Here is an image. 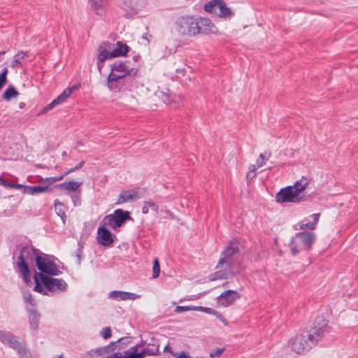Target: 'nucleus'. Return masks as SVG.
Wrapping results in <instances>:
<instances>
[{
	"mask_svg": "<svg viewBox=\"0 0 358 358\" xmlns=\"http://www.w3.org/2000/svg\"><path fill=\"white\" fill-rule=\"evenodd\" d=\"M73 89L68 87L65 89L63 92L59 95L55 99H54L51 103H50L48 106L44 107L41 111V114H44L47 113L48 111L52 110L55 106L65 101L67 98H69L71 94H72Z\"/></svg>",
	"mask_w": 358,
	"mask_h": 358,
	"instance_id": "nucleus-16",
	"label": "nucleus"
},
{
	"mask_svg": "<svg viewBox=\"0 0 358 358\" xmlns=\"http://www.w3.org/2000/svg\"><path fill=\"white\" fill-rule=\"evenodd\" d=\"M39 273H36V274L34 275V281H35V286H34V291L37 292H39V293H41V294H45V292L44 291L42 285L40 284L39 282V275H38Z\"/></svg>",
	"mask_w": 358,
	"mask_h": 358,
	"instance_id": "nucleus-35",
	"label": "nucleus"
},
{
	"mask_svg": "<svg viewBox=\"0 0 358 358\" xmlns=\"http://www.w3.org/2000/svg\"><path fill=\"white\" fill-rule=\"evenodd\" d=\"M27 57H28L27 52H24L22 51L18 52L17 55H15L14 59L10 64V66L12 68H15L18 65H21L22 62Z\"/></svg>",
	"mask_w": 358,
	"mask_h": 358,
	"instance_id": "nucleus-31",
	"label": "nucleus"
},
{
	"mask_svg": "<svg viewBox=\"0 0 358 358\" xmlns=\"http://www.w3.org/2000/svg\"><path fill=\"white\" fill-rule=\"evenodd\" d=\"M225 350L224 348H217V349H215V350H213L210 352V357H212V358H214V357H220L222 353L224 352V351Z\"/></svg>",
	"mask_w": 358,
	"mask_h": 358,
	"instance_id": "nucleus-40",
	"label": "nucleus"
},
{
	"mask_svg": "<svg viewBox=\"0 0 358 358\" xmlns=\"http://www.w3.org/2000/svg\"><path fill=\"white\" fill-rule=\"evenodd\" d=\"M197 25L198 27H205V31L215 34L217 31V27L210 22V20L208 18L205 17H199L197 18Z\"/></svg>",
	"mask_w": 358,
	"mask_h": 358,
	"instance_id": "nucleus-23",
	"label": "nucleus"
},
{
	"mask_svg": "<svg viewBox=\"0 0 358 358\" xmlns=\"http://www.w3.org/2000/svg\"><path fill=\"white\" fill-rule=\"evenodd\" d=\"M171 96V95H166L165 96L166 99H164V101L166 102L167 101H168V103H167L168 104H171V102H169Z\"/></svg>",
	"mask_w": 358,
	"mask_h": 358,
	"instance_id": "nucleus-54",
	"label": "nucleus"
},
{
	"mask_svg": "<svg viewBox=\"0 0 358 358\" xmlns=\"http://www.w3.org/2000/svg\"><path fill=\"white\" fill-rule=\"evenodd\" d=\"M24 301L26 304H29L31 307H34L36 304L35 299L32 297L31 294L29 292H24L23 294Z\"/></svg>",
	"mask_w": 358,
	"mask_h": 358,
	"instance_id": "nucleus-36",
	"label": "nucleus"
},
{
	"mask_svg": "<svg viewBox=\"0 0 358 358\" xmlns=\"http://www.w3.org/2000/svg\"><path fill=\"white\" fill-rule=\"evenodd\" d=\"M158 209H159V207L155 201H153L152 200H148L143 203V206L142 208V213L143 214H148L149 213V210H152L157 213Z\"/></svg>",
	"mask_w": 358,
	"mask_h": 358,
	"instance_id": "nucleus-30",
	"label": "nucleus"
},
{
	"mask_svg": "<svg viewBox=\"0 0 358 358\" xmlns=\"http://www.w3.org/2000/svg\"><path fill=\"white\" fill-rule=\"evenodd\" d=\"M38 275L44 287L50 292H64L67 289V283L62 279L53 278L42 273H39Z\"/></svg>",
	"mask_w": 358,
	"mask_h": 358,
	"instance_id": "nucleus-10",
	"label": "nucleus"
},
{
	"mask_svg": "<svg viewBox=\"0 0 358 358\" xmlns=\"http://www.w3.org/2000/svg\"><path fill=\"white\" fill-rule=\"evenodd\" d=\"M357 67H358V64H357Z\"/></svg>",
	"mask_w": 358,
	"mask_h": 358,
	"instance_id": "nucleus-63",
	"label": "nucleus"
},
{
	"mask_svg": "<svg viewBox=\"0 0 358 358\" xmlns=\"http://www.w3.org/2000/svg\"><path fill=\"white\" fill-rule=\"evenodd\" d=\"M129 46L122 42L118 41L116 43V47L112 49L113 55L114 57H120L125 55L129 52Z\"/></svg>",
	"mask_w": 358,
	"mask_h": 358,
	"instance_id": "nucleus-25",
	"label": "nucleus"
},
{
	"mask_svg": "<svg viewBox=\"0 0 358 358\" xmlns=\"http://www.w3.org/2000/svg\"><path fill=\"white\" fill-rule=\"evenodd\" d=\"M41 252L30 246H24L22 248L17 261L15 263L17 271L21 273L24 280L28 283L30 282V271L29 269V262L36 259Z\"/></svg>",
	"mask_w": 358,
	"mask_h": 358,
	"instance_id": "nucleus-4",
	"label": "nucleus"
},
{
	"mask_svg": "<svg viewBox=\"0 0 358 358\" xmlns=\"http://www.w3.org/2000/svg\"><path fill=\"white\" fill-rule=\"evenodd\" d=\"M92 7L96 14L101 15L103 13L107 1L106 0H91Z\"/></svg>",
	"mask_w": 358,
	"mask_h": 358,
	"instance_id": "nucleus-27",
	"label": "nucleus"
},
{
	"mask_svg": "<svg viewBox=\"0 0 358 358\" xmlns=\"http://www.w3.org/2000/svg\"><path fill=\"white\" fill-rule=\"evenodd\" d=\"M129 219L130 215L128 211H124L122 209H116L113 214L104 217L103 221L113 229L117 230Z\"/></svg>",
	"mask_w": 358,
	"mask_h": 358,
	"instance_id": "nucleus-9",
	"label": "nucleus"
},
{
	"mask_svg": "<svg viewBox=\"0 0 358 358\" xmlns=\"http://www.w3.org/2000/svg\"><path fill=\"white\" fill-rule=\"evenodd\" d=\"M315 223L308 222L306 219L301 220L300 222L295 225V229H309L313 230L315 229Z\"/></svg>",
	"mask_w": 358,
	"mask_h": 358,
	"instance_id": "nucleus-32",
	"label": "nucleus"
},
{
	"mask_svg": "<svg viewBox=\"0 0 358 358\" xmlns=\"http://www.w3.org/2000/svg\"><path fill=\"white\" fill-rule=\"evenodd\" d=\"M19 95V92L17 91L15 87L13 85H10L3 93V98L8 101L11 99L16 98Z\"/></svg>",
	"mask_w": 358,
	"mask_h": 358,
	"instance_id": "nucleus-29",
	"label": "nucleus"
},
{
	"mask_svg": "<svg viewBox=\"0 0 358 358\" xmlns=\"http://www.w3.org/2000/svg\"><path fill=\"white\" fill-rule=\"evenodd\" d=\"M210 310H211L210 308L203 307V309H202V311L207 313H210Z\"/></svg>",
	"mask_w": 358,
	"mask_h": 358,
	"instance_id": "nucleus-55",
	"label": "nucleus"
},
{
	"mask_svg": "<svg viewBox=\"0 0 358 358\" xmlns=\"http://www.w3.org/2000/svg\"><path fill=\"white\" fill-rule=\"evenodd\" d=\"M108 296L116 301L135 300L140 298V296L136 294L122 291L110 292Z\"/></svg>",
	"mask_w": 358,
	"mask_h": 358,
	"instance_id": "nucleus-19",
	"label": "nucleus"
},
{
	"mask_svg": "<svg viewBox=\"0 0 358 358\" xmlns=\"http://www.w3.org/2000/svg\"><path fill=\"white\" fill-rule=\"evenodd\" d=\"M5 54V52L4 51H2V52H0V55H3Z\"/></svg>",
	"mask_w": 358,
	"mask_h": 358,
	"instance_id": "nucleus-59",
	"label": "nucleus"
},
{
	"mask_svg": "<svg viewBox=\"0 0 358 358\" xmlns=\"http://www.w3.org/2000/svg\"><path fill=\"white\" fill-rule=\"evenodd\" d=\"M271 155V152H269L268 154V156H266L265 154L261 153L259 155V158L257 159V162H256L257 167L260 168L263 165H264L265 163L266 162V161H268V159L270 158Z\"/></svg>",
	"mask_w": 358,
	"mask_h": 358,
	"instance_id": "nucleus-34",
	"label": "nucleus"
},
{
	"mask_svg": "<svg viewBox=\"0 0 358 358\" xmlns=\"http://www.w3.org/2000/svg\"><path fill=\"white\" fill-rule=\"evenodd\" d=\"M164 351V352H170L172 355H173V353H175V352L172 350V349H171V348L169 346V345H166V346H165Z\"/></svg>",
	"mask_w": 358,
	"mask_h": 358,
	"instance_id": "nucleus-51",
	"label": "nucleus"
},
{
	"mask_svg": "<svg viewBox=\"0 0 358 358\" xmlns=\"http://www.w3.org/2000/svg\"><path fill=\"white\" fill-rule=\"evenodd\" d=\"M217 313H218L217 311H216V310H215L211 308L210 312L209 314H212V315L216 316Z\"/></svg>",
	"mask_w": 358,
	"mask_h": 358,
	"instance_id": "nucleus-56",
	"label": "nucleus"
},
{
	"mask_svg": "<svg viewBox=\"0 0 358 358\" xmlns=\"http://www.w3.org/2000/svg\"><path fill=\"white\" fill-rule=\"evenodd\" d=\"M136 347L131 348L129 350L125 351V355L122 356L120 352H115L112 354L108 358H143L144 357L145 352L143 351L141 352L136 353Z\"/></svg>",
	"mask_w": 358,
	"mask_h": 358,
	"instance_id": "nucleus-22",
	"label": "nucleus"
},
{
	"mask_svg": "<svg viewBox=\"0 0 358 358\" xmlns=\"http://www.w3.org/2000/svg\"><path fill=\"white\" fill-rule=\"evenodd\" d=\"M62 157H66L67 155V153L66 151H64L62 154Z\"/></svg>",
	"mask_w": 358,
	"mask_h": 358,
	"instance_id": "nucleus-57",
	"label": "nucleus"
},
{
	"mask_svg": "<svg viewBox=\"0 0 358 358\" xmlns=\"http://www.w3.org/2000/svg\"><path fill=\"white\" fill-rule=\"evenodd\" d=\"M49 186H28L25 188L24 194L30 195H37L48 191Z\"/></svg>",
	"mask_w": 358,
	"mask_h": 358,
	"instance_id": "nucleus-26",
	"label": "nucleus"
},
{
	"mask_svg": "<svg viewBox=\"0 0 358 358\" xmlns=\"http://www.w3.org/2000/svg\"><path fill=\"white\" fill-rule=\"evenodd\" d=\"M0 341L8 345L9 347L14 350H17L21 355H27L29 353L27 349L20 348V343L16 339L15 336L10 332H6L0 331Z\"/></svg>",
	"mask_w": 358,
	"mask_h": 358,
	"instance_id": "nucleus-12",
	"label": "nucleus"
},
{
	"mask_svg": "<svg viewBox=\"0 0 358 358\" xmlns=\"http://www.w3.org/2000/svg\"><path fill=\"white\" fill-rule=\"evenodd\" d=\"M176 31L184 36H194L201 33V27L197 25V18L192 15H182L175 22Z\"/></svg>",
	"mask_w": 358,
	"mask_h": 358,
	"instance_id": "nucleus-5",
	"label": "nucleus"
},
{
	"mask_svg": "<svg viewBox=\"0 0 358 358\" xmlns=\"http://www.w3.org/2000/svg\"><path fill=\"white\" fill-rule=\"evenodd\" d=\"M129 79H124L120 78V76L114 75L113 73H109L107 78V87L113 92H120Z\"/></svg>",
	"mask_w": 358,
	"mask_h": 358,
	"instance_id": "nucleus-15",
	"label": "nucleus"
},
{
	"mask_svg": "<svg viewBox=\"0 0 358 358\" xmlns=\"http://www.w3.org/2000/svg\"><path fill=\"white\" fill-rule=\"evenodd\" d=\"M239 243L236 240L229 242L222 252L216 268L217 271L210 275V280L227 279L234 275L239 271L237 256L239 252Z\"/></svg>",
	"mask_w": 358,
	"mask_h": 358,
	"instance_id": "nucleus-2",
	"label": "nucleus"
},
{
	"mask_svg": "<svg viewBox=\"0 0 358 358\" xmlns=\"http://www.w3.org/2000/svg\"><path fill=\"white\" fill-rule=\"evenodd\" d=\"M241 294L235 290H227L217 297V304L222 307H228L232 305L236 300L241 298Z\"/></svg>",
	"mask_w": 358,
	"mask_h": 358,
	"instance_id": "nucleus-13",
	"label": "nucleus"
},
{
	"mask_svg": "<svg viewBox=\"0 0 358 358\" xmlns=\"http://www.w3.org/2000/svg\"><path fill=\"white\" fill-rule=\"evenodd\" d=\"M259 167H257V164H251L249 166V171H248V173L247 174V177L248 178L250 177L251 178H254L255 176V172H256V171H257V169Z\"/></svg>",
	"mask_w": 358,
	"mask_h": 358,
	"instance_id": "nucleus-41",
	"label": "nucleus"
},
{
	"mask_svg": "<svg viewBox=\"0 0 358 358\" xmlns=\"http://www.w3.org/2000/svg\"><path fill=\"white\" fill-rule=\"evenodd\" d=\"M328 321L323 317H318L313 326L308 331H303L292 337L289 343L291 351L298 355H304L315 346L327 331Z\"/></svg>",
	"mask_w": 358,
	"mask_h": 358,
	"instance_id": "nucleus-1",
	"label": "nucleus"
},
{
	"mask_svg": "<svg viewBox=\"0 0 358 358\" xmlns=\"http://www.w3.org/2000/svg\"><path fill=\"white\" fill-rule=\"evenodd\" d=\"M143 38L149 41V38L148 37V34H145V36H143Z\"/></svg>",
	"mask_w": 358,
	"mask_h": 358,
	"instance_id": "nucleus-58",
	"label": "nucleus"
},
{
	"mask_svg": "<svg viewBox=\"0 0 358 358\" xmlns=\"http://www.w3.org/2000/svg\"><path fill=\"white\" fill-rule=\"evenodd\" d=\"M203 9L208 13H214L222 18L230 17L233 15V12L223 0H211L204 5Z\"/></svg>",
	"mask_w": 358,
	"mask_h": 358,
	"instance_id": "nucleus-8",
	"label": "nucleus"
},
{
	"mask_svg": "<svg viewBox=\"0 0 358 358\" xmlns=\"http://www.w3.org/2000/svg\"><path fill=\"white\" fill-rule=\"evenodd\" d=\"M85 164V161H81V162H80L78 165H76L75 167H73V168H72V169H71L68 170L67 171H66V172L64 173V175L67 176V175H69V173H73V172H74V171H76L79 170L80 169H81V168L84 166V164Z\"/></svg>",
	"mask_w": 358,
	"mask_h": 358,
	"instance_id": "nucleus-43",
	"label": "nucleus"
},
{
	"mask_svg": "<svg viewBox=\"0 0 358 358\" xmlns=\"http://www.w3.org/2000/svg\"><path fill=\"white\" fill-rule=\"evenodd\" d=\"M173 356L176 358H192L188 352H181L180 353H173Z\"/></svg>",
	"mask_w": 358,
	"mask_h": 358,
	"instance_id": "nucleus-44",
	"label": "nucleus"
},
{
	"mask_svg": "<svg viewBox=\"0 0 358 358\" xmlns=\"http://www.w3.org/2000/svg\"><path fill=\"white\" fill-rule=\"evenodd\" d=\"M189 310H192L191 306H178L176 308V311L177 313H182V312L189 311Z\"/></svg>",
	"mask_w": 358,
	"mask_h": 358,
	"instance_id": "nucleus-45",
	"label": "nucleus"
},
{
	"mask_svg": "<svg viewBox=\"0 0 358 358\" xmlns=\"http://www.w3.org/2000/svg\"><path fill=\"white\" fill-rule=\"evenodd\" d=\"M138 198L139 196L136 192L134 190H124L120 194L117 203L121 204L129 201H133L134 200L138 199Z\"/></svg>",
	"mask_w": 358,
	"mask_h": 358,
	"instance_id": "nucleus-21",
	"label": "nucleus"
},
{
	"mask_svg": "<svg viewBox=\"0 0 358 358\" xmlns=\"http://www.w3.org/2000/svg\"><path fill=\"white\" fill-rule=\"evenodd\" d=\"M196 358H205V357H198Z\"/></svg>",
	"mask_w": 358,
	"mask_h": 358,
	"instance_id": "nucleus-61",
	"label": "nucleus"
},
{
	"mask_svg": "<svg viewBox=\"0 0 358 358\" xmlns=\"http://www.w3.org/2000/svg\"><path fill=\"white\" fill-rule=\"evenodd\" d=\"M107 226L108 225L103 222L99 227L97 229L96 238L98 243L103 246H109L114 242L112 234L106 228Z\"/></svg>",
	"mask_w": 358,
	"mask_h": 358,
	"instance_id": "nucleus-14",
	"label": "nucleus"
},
{
	"mask_svg": "<svg viewBox=\"0 0 358 358\" xmlns=\"http://www.w3.org/2000/svg\"><path fill=\"white\" fill-rule=\"evenodd\" d=\"M8 73V69L5 68L2 73L0 74V91L3 88V85L6 83V76Z\"/></svg>",
	"mask_w": 358,
	"mask_h": 358,
	"instance_id": "nucleus-39",
	"label": "nucleus"
},
{
	"mask_svg": "<svg viewBox=\"0 0 358 358\" xmlns=\"http://www.w3.org/2000/svg\"><path fill=\"white\" fill-rule=\"evenodd\" d=\"M27 185H24L22 184H13V187L17 189H22V193L24 194L25 188L27 187Z\"/></svg>",
	"mask_w": 358,
	"mask_h": 358,
	"instance_id": "nucleus-47",
	"label": "nucleus"
},
{
	"mask_svg": "<svg viewBox=\"0 0 358 358\" xmlns=\"http://www.w3.org/2000/svg\"><path fill=\"white\" fill-rule=\"evenodd\" d=\"M192 310H201L202 311V309H203V307L202 306H191Z\"/></svg>",
	"mask_w": 358,
	"mask_h": 358,
	"instance_id": "nucleus-53",
	"label": "nucleus"
},
{
	"mask_svg": "<svg viewBox=\"0 0 358 358\" xmlns=\"http://www.w3.org/2000/svg\"><path fill=\"white\" fill-rule=\"evenodd\" d=\"M111 45L108 43H102L98 48V61L103 63L108 59L113 58Z\"/></svg>",
	"mask_w": 358,
	"mask_h": 358,
	"instance_id": "nucleus-18",
	"label": "nucleus"
},
{
	"mask_svg": "<svg viewBox=\"0 0 358 358\" xmlns=\"http://www.w3.org/2000/svg\"><path fill=\"white\" fill-rule=\"evenodd\" d=\"M82 185V182L78 181H69L64 182L60 184H57L55 187L59 189H62L66 191L69 194V192H77L79 190H81L80 186Z\"/></svg>",
	"mask_w": 358,
	"mask_h": 358,
	"instance_id": "nucleus-20",
	"label": "nucleus"
},
{
	"mask_svg": "<svg viewBox=\"0 0 358 358\" xmlns=\"http://www.w3.org/2000/svg\"><path fill=\"white\" fill-rule=\"evenodd\" d=\"M69 196L74 206H79L81 205V190L73 194H70Z\"/></svg>",
	"mask_w": 358,
	"mask_h": 358,
	"instance_id": "nucleus-33",
	"label": "nucleus"
},
{
	"mask_svg": "<svg viewBox=\"0 0 358 358\" xmlns=\"http://www.w3.org/2000/svg\"><path fill=\"white\" fill-rule=\"evenodd\" d=\"M101 336L104 338L107 339L111 336V329L110 327H105L101 331Z\"/></svg>",
	"mask_w": 358,
	"mask_h": 358,
	"instance_id": "nucleus-42",
	"label": "nucleus"
},
{
	"mask_svg": "<svg viewBox=\"0 0 358 358\" xmlns=\"http://www.w3.org/2000/svg\"><path fill=\"white\" fill-rule=\"evenodd\" d=\"M145 6V0H124L122 3V8L131 15L136 13Z\"/></svg>",
	"mask_w": 358,
	"mask_h": 358,
	"instance_id": "nucleus-17",
	"label": "nucleus"
},
{
	"mask_svg": "<svg viewBox=\"0 0 358 358\" xmlns=\"http://www.w3.org/2000/svg\"><path fill=\"white\" fill-rule=\"evenodd\" d=\"M176 73L180 74V75H182V76H184L185 74V69H177L176 70Z\"/></svg>",
	"mask_w": 358,
	"mask_h": 358,
	"instance_id": "nucleus-52",
	"label": "nucleus"
},
{
	"mask_svg": "<svg viewBox=\"0 0 358 358\" xmlns=\"http://www.w3.org/2000/svg\"><path fill=\"white\" fill-rule=\"evenodd\" d=\"M65 176H66V175H64V173L59 176L41 178V180L43 182H48L49 184H52L55 182L62 180Z\"/></svg>",
	"mask_w": 358,
	"mask_h": 358,
	"instance_id": "nucleus-37",
	"label": "nucleus"
},
{
	"mask_svg": "<svg viewBox=\"0 0 358 358\" xmlns=\"http://www.w3.org/2000/svg\"><path fill=\"white\" fill-rule=\"evenodd\" d=\"M130 83H131V85L130 88L129 89V90L134 91L136 85L138 84V81L136 79L132 78L131 80H130Z\"/></svg>",
	"mask_w": 358,
	"mask_h": 358,
	"instance_id": "nucleus-48",
	"label": "nucleus"
},
{
	"mask_svg": "<svg viewBox=\"0 0 358 358\" xmlns=\"http://www.w3.org/2000/svg\"><path fill=\"white\" fill-rule=\"evenodd\" d=\"M29 313L30 327L33 330H37L38 328V322L41 317L40 314L34 308L27 309Z\"/></svg>",
	"mask_w": 358,
	"mask_h": 358,
	"instance_id": "nucleus-24",
	"label": "nucleus"
},
{
	"mask_svg": "<svg viewBox=\"0 0 358 358\" xmlns=\"http://www.w3.org/2000/svg\"><path fill=\"white\" fill-rule=\"evenodd\" d=\"M320 215V213H315V214L312 215V217H313V221L312 222L315 223V227L317 226V224L318 222Z\"/></svg>",
	"mask_w": 358,
	"mask_h": 358,
	"instance_id": "nucleus-50",
	"label": "nucleus"
},
{
	"mask_svg": "<svg viewBox=\"0 0 358 358\" xmlns=\"http://www.w3.org/2000/svg\"><path fill=\"white\" fill-rule=\"evenodd\" d=\"M36 264L38 269L41 271L40 273L49 275H59L61 273L56 264L47 255L41 252L36 257Z\"/></svg>",
	"mask_w": 358,
	"mask_h": 358,
	"instance_id": "nucleus-7",
	"label": "nucleus"
},
{
	"mask_svg": "<svg viewBox=\"0 0 358 358\" xmlns=\"http://www.w3.org/2000/svg\"><path fill=\"white\" fill-rule=\"evenodd\" d=\"M58 358H62V355H60Z\"/></svg>",
	"mask_w": 358,
	"mask_h": 358,
	"instance_id": "nucleus-62",
	"label": "nucleus"
},
{
	"mask_svg": "<svg viewBox=\"0 0 358 358\" xmlns=\"http://www.w3.org/2000/svg\"><path fill=\"white\" fill-rule=\"evenodd\" d=\"M55 210L57 215L61 217L63 224H65L66 222V215L64 210V206L57 199L55 201Z\"/></svg>",
	"mask_w": 358,
	"mask_h": 358,
	"instance_id": "nucleus-28",
	"label": "nucleus"
},
{
	"mask_svg": "<svg viewBox=\"0 0 358 358\" xmlns=\"http://www.w3.org/2000/svg\"><path fill=\"white\" fill-rule=\"evenodd\" d=\"M310 183V180L303 176L296 181L294 185L282 188L276 194L278 203H301L308 200V196L304 193Z\"/></svg>",
	"mask_w": 358,
	"mask_h": 358,
	"instance_id": "nucleus-3",
	"label": "nucleus"
},
{
	"mask_svg": "<svg viewBox=\"0 0 358 358\" xmlns=\"http://www.w3.org/2000/svg\"><path fill=\"white\" fill-rule=\"evenodd\" d=\"M216 317L224 324L228 325L227 320L220 313H218L216 315Z\"/></svg>",
	"mask_w": 358,
	"mask_h": 358,
	"instance_id": "nucleus-49",
	"label": "nucleus"
},
{
	"mask_svg": "<svg viewBox=\"0 0 358 358\" xmlns=\"http://www.w3.org/2000/svg\"><path fill=\"white\" fill-rule=\"evenodd\" d=\"M13 182H7L5 180L0 178V185H3V187H8V188H12L13 187Z\"/></svg>",
	"mask_w": 358,
	"mask_h": 358,
	"instance_id": "nucleus-46",
	"label": "nucleus"
},
{
	"mask_svg": "<svg viewBox=\"0 0 358 358\" xmlns=\"http://www.w3.org/2000/svg\"><path fill=\"white\" fill-rule=\"evenodd\" d=\"M97 66H99V70H100V69H101V67H100V66H99V63L97 64Z\"/></svg>",
	"mask_w": 358,
	"mask_h": 358,
	"instance_id": "nucleus-60",
	"label": "nucleus"
},
{
	"mask_svg": "<svg viewBox=\"0 0 358 358\" xmlns=\"http://www.w3.org/2000/svg\"><path fill=\"white\" fill-rule=\"evenodd\" d=\"M160 273V265L157 259L154 260L153 267H152V277L153 278H156L159 275Z\"/></svg>",
	"mask_w": 358,
	"mask_h": 358,
	"instance_id": "nucleus-38",
	"label": "nucleus"
},
{
	"mask_svg": "<svg viewBox=\"0 0 358 358\" xmlns=\"http://www.w3.org/2000/svg\"><path fill=\"white\" fill-rule=\"evenodd\" d=\"M315 240L313 232H299L292 238L289 246L292 253L295 255L300 252L310 250Z\"/></svg>",
	"mask_w": 358,
	"mask_h": 358,
	"instance_id": "nucleus-6",
	"label": "nucleus"
},
{
	"mask_svg": "<svg viewBox=\"0 0 358 358\" xmlns=\"http://www.w3.org/2000/svg\"><path fill=\"white\" fill-rule=\"evenodd\" d=\"M138 69L131 67L129 62H117L113 64L110 73L120 76V78L128 79L127 77L136 76Z\"/></svg>",
	"mask_w": 358,
	"mask_h": 358,
	"instance_id": "nucleus-11",
	"label": "nucleus"
}]
</instances>
